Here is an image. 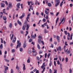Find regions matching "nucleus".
I'll return each instance as SVG.
<instances>
[{"label":"nucleus","mask_w":73,"mask_h":73,"mask_svg":"<svg viewBox=\"0 0 73 73\" xmlns=\"http://www.w3.org/2000/svg\"><path fill=\"white\" fill-rule=\"evenodd\" d=\"M55 2V7H57V6L60 4V0H54Z\"/></svg>","instance_id":"f257e3e1"},{"label":"nucleus","mask_w":73,"mask_h":73,"mask_svg":"<svg viewBox=\"0 0 73 73\" xmlns=\"http://www.w3.org/2000/svg\"><path fill=\"white\" fill-rule=\"evenodd\" d=\"M17 46L16 49H17L18 48H20L21 47V42H20V41L18 40L17 41Z\"/></svg>","instance_id":"f03ea898"},{"label":"nucleus","mask_w":73,"mask_h":73,"mask_svg":"<svg viewBox=\"0 0 73 73\" xmlns=\"http://www.w3.org/2000/svg\"><path fill=\"white\" fill-rule=\"evenodd\" d=\"M38 42L40 44H41V43H42L43 45H44V41H41V39L40 38H38Z\"/></svg>","instance_id":"7ed1b4c3"},{"label":"nucleus","mask_w":73,"mask_h":73,"mask_svg":"<svg viewBox=\"0 0 73 73\" xmlns=\"http://www.w3.org/2000/svg\"><path fill=\"white\" fill-rule=\"evenodd\" d=\"M8 7H9L10 8H12V3L9 2Z\"/></svg>","instance_id":"20e7f679"},{"label":"nucleus","mask_w":73,"mask_h":73,"mask_svg":"<svg viewBox=\"0 0 73 73\" xmlns=\"http://www.w3.org/2000/svg\"><path fill=\"white\" fill-rule=\"evenodd\" d=\"M6 55H5L4 56V58H5L4 60L5 61H6V62H9V60H8L7 59H5V58H6Z\"/></svg>","instance_id":"39448f33"},{"label":"nucleus","mask_w":73,"mask_h":73,"mask_svg":"<svg viewBox=\"0 0 73 73\" xmlns=\"http://www.w3.org/2000/svg\"><path fill=\"white\" fill-rule=\"evenodd\" d=\"M4 67H5L6 68H5V71H4V73H7V70H8V67L5 66H4Z\"/></svg>","instance_id":"423d86ee"},{"label":"nucleus","mask_w":73,"mask_h":73,"mask_svg":"<svg viewBox=\"0 0 73 73\" xmlns=\"http://www.w3.org/2000/svg\"><path fill=\"white\" fill-rule=\"evenodd\" d=\"M24 16H25V13H23L22 15L19 17V19H23V18L24 17Z\"/></svg>","instance_id":"0eeeda50"},{"label":"nucleus","mask_w":73,"mask_h":73,"mask_svg":"<svg viewBox=\"0 0 73 73\" xmlns=\"http://www.w3.org/2000/svg\"><path fill=\"white\" fill-rule=\"evenodd\" d=\"M30 8L29 9V11H31V10H33V7H32V5H30Z\"/></svg>","instance_id":"6e6552de"},{"label":"nucleus","mask_w":73,"mask_h":73,"mask_svg":"<svg viewBox=\"0 0 73 73\" xmlns=\"http://www.w3.org/2000/svg\"><path fill=\"white\" fill-rule=\"evenodd\" d=\"M26 46H27V43L25 41V42L23 44V47L24 48H25Z\"/></svg>","instance_id":"1a4fd4ad"},{"label":"nucleus","mask_w":73,"mask_h":73,"mask_svg":"<svg viewBox=\"0 0 73 73\" xmlns=\"http://www.w3.org/2000/svg\"><path fill=\"white\" fill-rule=\"evenodd\" d=\"M30 15H31V14H29L28 15L27 17L26 18V20L27 21H28V22H29V21H28V19H29V16H30Z\"/></svg>","instance_id":"9d476101"},{"label":"nucleus","mask_w":73,"mask_h":73,"mask_svg":"<svg viewBox=\"0 0 73 73\" xmlns=\"http://www.w3.org/2000/svg\"><path fill=\"white\" fill-rule=\"evenodd\" d=\"M56 39L58 42H60V37L59 36H56Z\"/></svg>","instance_id":"9b49d317"},{"label":"nucleus","mask_w":73,"mask_h":73,"mask_svg":"<svg viewBox=\"0 0 73 73\" xmlns=\"http://www.w3.org/2000/svg\"><path fill=\"white\" fill-rule=\"evenodd\" d=\"M21 5L20 3H17V8H20V6Z\"/></svg>","instance_id":"f8f14e48"},{"label":"nucleus","mask_w":73,"mask_h":73,"mask_svg":"<svg viewBox=\"0 0 73 73\" xmlns=\"http://www.w3.org/2000/svg\"><path fill=\"white\" fill-rule=\"evenodd\" d=\"M57 51H58V50H60V51H61V47H60V46H59L58 48H57Z\"/></svg>","instance_id":"ddd939ff"},{"label":"nucleus","mask_w":73,"mask_h":73,"mask_svg":"<svg viewBox=\"0 0 73 73\" xmlns=\"http://www.w3.org/2000/svg\"><path fill=\"white\" fill-rule=\"evenodd\" d=\"M0 4L1 5V7H3V8H4L5 7V4H4V3H1Z\"/></svg>","instance_id":"4468645a"},{"label":"nucleus","mask_w":73,"mask_h":73,"mask_svg":"<svg viewBox=\"0 0 73 73\" xmlns=\"http://www.w3.org/2000/svg\"><path fill=\"white\" fill-rule=\"evenodd\" d=\"M27 28L26 29V30L28 31V29H29V27H30V25H28V24H27Z\"/></svg>","instance_id":"2eb2a0df"},{"label":"nucleus","mask_w":73,"mask_h":73,"mask_svg":"<svg viewBox=\"0 0 73 73\" xmlns=\"http://www.w3.org/2000/svg\"><path fill=\"white\" fill-rule=\"evenodd\" d=\"M15 38V40H13L12 42L13 43H15V42H16V38L15 37V38Z\"/></svg>","instance_id":"dca6fc26"},{"label":"nucleus","mask_w":73,"mask_h":73,"mask_svg":"<svg viewBox=\"0 0 73 73\" xmlns=\"http://www.w3.org/2000/svg\"><path fill=\"white\" fill-rule=\"evenodd\" d=\"M45 66V62H44L43 64H42V66H41V68L42 69H43L44 67Z\"/></svg>","instance_id":"f3484780"},{"label":"nucleus","mask_w":73,"mask_h":73,"mask_svg":"<svg viewBox=\"0 0 73 73\" xmlns=\"http://www.w3.org/2000/svg\"><path fill=\"white\" fill-rule=\"evenodd\" d=\"M59 19V18H57V19H56V26L57 25V22H58V20Z\"/></svg>","instance_id":"a211bd4d"},{"label":"nucleus","mask_w":73,"mask_h":73,"mask_svg":"<svg viewBox=\"0 0 73 73\" xmlns=\"http://www.w3.org/2000/svg\"><path fill=\"white\" fill-rule=\"evenodd\" d=\"M23 70H25V64H23Z\"/></svg>","instance_id":"6ab92c4d"},{"label":"nucleus","mask_w":73,"mask_h":73,"mask_svg":"<svg viewBox=\"0 0 73 73\" xmlns=\"http://www.w3.org/2000/svg\"><path fill=\"white\" fill-rule=\"evenodd\" d=\"M3 19L5 21H6V20H7V18L6 17L4 16L3 17Z\"/></svg>","instance_id":"aec40b11"},{"label":"nucleus","mask_w":73,"mask_h":73,"mask_svg":"<svg viewBox=\"0 0 73 73\" xmlns=\"http://www.w3.org/2000/svg\"><path fill=\"white\" fill-rule=\"evenodd\" d=\"M47 5L48 7H52V4H51V3H47Z\"/></svg>","instance_id":"412c9836"},{"label":"nucleus","mask_w":73,"mask_h":73,"mask_svg":"<svg viewBox=\"0 0 73 73\" xmlns=\"http://www.w3.org/2000/svg\"><path fill=\"white\" fill-rule=\"evenodd\" d=\"M37 52H35L33 53V55L34 56H35L37 55Z\"/></svg>","instance_id":"4be33fe9"},{"label":"nucleus","mask_w":73,"mask_h":73,"mask_svg":"<svg viewBox=\"0 0 73 73\" xmlns=\"http://www.w3.org/2000/svg\"><path fill=\"white\" fill-rule=\"evenodd\" d=\"M70 53V51L68 50V51L66 52V54H69Z\"/></svg>","instance_id":"5701e85b"},{"label":"nucleus","mask_w":73,"mask_h":73,"mask_svg":"<svg viewBox=\"0 0 73 73\" xmlns=\"http://www.w3.org/2000/svg\"><path fill=\"white\" fill-rule=\"evenodd\" d=\"M45 13L47 15H49V12H48V11H47L46 10H45Z\"/></svg>","instance_id":"b1692460"},{"label":"nucleus","mask_w":73,"mask_h":73,"mask_svg":"<svg viewBox=\"0 0 73 73\" xmlns=\"http://www.w3.org/2000/svg\"><path fill=\"white\" fill-rule=\"evenodd\" d=\"M17 23H18V24H19V25H22V24H21V22H20V21H19V20L17 21Z\"/></svg>","instance_id":"393cba45"},{"label":"nucleus","mask_w":73,"mask_h":73,"mask_svg":"<svg viewBox=\"0 0 73 73\" xmlns=\"http://www.w3.org/2000/svg\"><path fill=\"white\" fill-rule=\"evenodd\" d=\"M63 3H64V1H62L60 4V6L61 7H62V4H63Z\"/></svg>","instance_id":"a878e982"},{"label":"nucleus","mask_w":73,"mask_h":73,"mask_svg":"<svg viewBox=\"0 0 73 73\" xmlns=\"http://www.w3.org/2000/svg\"><path fill=\"white\" fill-rule=\"evenodd\" d=\"M9 27L10 28H11L12 27V24L11 23H10V25H9Z\"/></svg>","instance_id":"bb28decb"},{"label":"nucleus","mask_w":73,"mask_h":73,"mask_svg":"<svg viewBox=\"0 0 73 73\" xmlns=\"http://www.w3.org/2000/svg\"><path fill=\"white\" fill-rule=\"evenodd\" d=\"M48 32V31H46V29H45L44 30V33H46Z\"/></svg>","instance_id":"cd10ccee"},{"label":"nucleus","mask_w":73,"mask_h":73,"mask_svg":"<svg viewBox=\"0 0 73 73\" xmlns=\"http://www.w3.org/2000/svg\"><path fill=\"white\" fill-rule=\"evenodd\" d=\"M13 36H14V35L13 34H12L11 37V40H12V39H13Z\"/></svg>","instance_id":"c85d7f7f"},{"label":"nucleus","mask_w":73,"mask_h":73,"mask_svg":"<svg viewBox=\"0 0 73 73\" xmlns=\"http://www.w3.org/2000/svg\"><path fill=\"white\" fill-rule=\"evenodd\" d=\"M37 46L38 49H40V45H39V44H37Z\"/></svg>","instance_id":"c756f323"},{"label":"nucleus","mask_w":73,"mask_h":73,"mask_svg":"<svg viewBox=\"0 0 73 73\" xmlns=\"http://www.w3.org/2000/svg\"><path fill=\"white\" fill-rule=\"evenodd\" d=\"M28 53L29 54H31V53H32V51H31V50H29L28 51Z\"/></svg>","instance_id":"7c9ffc66"},{"label":"nucleus","mask_w":73,"mask_h":73,"mask_svg":"<svg viewBox=\"0 0 73 73\" xmlns=\"http://www.w3.org/2000/svg\"><path fill=\"white\" fill-rule=\"evenodd\" d=\"M25 25H23L22 27V29L23 30H25Z\"/></svg>","instance_id":"2f4dec72"},{"label":"nucleus","mask_w":73,"mask_h":73,"mask_svg":"<svg viewBox=\"0 0 73 73\" xmlns=\"http://www.w3.org/2000/svg\"><path fill=\"white\" fill-rule=\"evenodd\" d=\"M45 67H44L43 68V70L42 71V73H44V72L45 71Z\"/></svg>","instance_id":"473e14b6"},{"label":"nucleus","mask_w":73,"mask_h":73,"mask_svg":"<svg viewBox=\"0 0 73 73\" xmlns=\"http://www.w3.org/2000/svg\"><path fill=\"white\" fill-rule=\"evenodd\" d=\"M52 61H50V63L49 64V66H52Z\"/></svg>","instance_id":"72a5a7b5"},{"label":"nucleus","mask_w":73,"mask_h":73,"mask_svg":"<svg viewBox=\"0 0 73 73\" xmlns=\"http://www.w3.org/2000/svg\"><path fill=\"white\" fill-rule=\"evenodd\" d=\"M19 50L20 52H23V49L22 48H20L19 49Z\"/></svg>","instance_id":"f704fd0d"},{"label":"nucleus","mask_w":73,"mask_h":73,"mask_svg":"<svg viewBox=\"0 0 73 73\" xmlns=\"http://www.w3.org/2000/svg\"><path fill=\"white\" fill-rule=\"evenodd\" d=\"M27 63H29L30 62V59L29 58H28V59L27 60Z\"/></svg>","instance_id":"c9c22d12"},{"label":"nucleus","mask_w":73,"mask_h":73,"mask_svg":"<svg viewBox=\"0 0 73 73\" xmlns=\"http://www.w3.org/2000/svg\"><path fill=\"white\" fill-rule=\"evenodd\" d=\"M38 38H40V39H41H41H42V38L40 35H39L38 36Z\"/></svg>","instance_id":"e433bc0d"},{"label":"nucleus","mask_w":73,"mask_h":73,"mask_svg":"<svg viewBox=\"0 0 73 73\" xmlns=\"http://www.w3.org/2000/svg\"><path fill=\"white\" fill-rule=\"evenodd\" d=\"M73 36V33H72L71 35V36H70V40H72V36Z\"/></svg>","instance_id":"4c0bfd02"},{"label":"nucleus","mask_w":73,"mask_h":73,"mask_svg":"<svg viewBox=\"0 0 73 73\" xmlns=\"http://www.w3.org/2000/svg\"><path fill=\"white\" fill-rule=\"evenodd\" d=\"M65 59H66V62H67L68 61V58L67 57H66V58Z\"/></svg>","instance_id":"58836bf2"},{"label":"nucleus","mask_w":73,"mask_h":73,"mask_svg":"<svg viewBox=\"0 0 73 73\" xmlns=\"http://www.w3.org/2000/svg\"><path fill=\"white\" fill-rule=\"evenodd\" d=\"M3 48V44H1L0 46V49H2Z\"/></svg>","instance_id":"ea45409f"},{"label":"nucleus","mask_w":73,"mask_h":73,"mask_svg":"<svg viewBox=\"0 0 73 73\" xmlns=\"http://www.w3.org/2000/svg\"><path fill=\"white\" fill-rule=\"evenodd\" d=\"M57 70H56V69H54V73H57Z\"/></svg>","instance_id":"a19ab883"},{"label":"nucleus","mask_w":73,"mask_h":73,"mask_svg":"<svg viewBox=\"0 0 73 73\" xmlns=\"http://www.w3.org/2000/svg\"><path fill=\"white\" fill-rule=\"evenodd\" d=\"M33 52H37L36 51V50L34 49V48H33Z\"/></svg>","instance_id":"79ce46f5"},{"label":"nucleus","mask_w":73,"mask_h":73,"mask_svg":"<svg viewBox=\"0 0 73 73\" xmlns=\"http://www.w3.org/2000/svg\"><path fill=\"white\" fill-rule=\"evenodd\" d=\"M3 13L4 14H5V15H8V13H6V12L5 11H3Z\"/></svg>","instance_id":"37998d69"},{"label":"nucleus","mask_w":73,"mask_h":73,"mask_svg":"<svg viewBox=\"0 0 73 73\" xmlns=\"http://www.w3.org/2000/svg\"><path fill=\"white\" fill-rule=\"evenodd\" d=\"M32 39L31 38L29 40V42H32Z\"/></svg>","instance_id":"c03bdc74"},{"label":"nucleus","mask_w":73,"mask_h":73,"mask_svg":"<svg viewBox=\"0 0 73 73\" xmlns=\"http://www.w3.org/2000/svg\"><path fill=\"white\" fill-rule=\"evenodd\" d=\"M50 48H52L54 47V46H53V45L52 44H51V46H50Z\"/></svg>","instance_id":"a18cd8bd"},{"label":"nucleus","mask_w":73,"mask_h":73,"mask_svg":"<svg viewBox=\"0 0 73 73\" xmlns=\"http://www.w3.org/2000/svg\"><path fill=\"white\" fill-rule=\"evenodd\" d=\"M50 54L48 53V55H47V57H48V58H49V56H50Z\"/></svg>","instance_id":"49530a36"},{"label":"nucleus","mask_w":73,"mask_h":73,"mask_svg":"<svg viewBox=\"0 0 73 73\" xmlns=\"http://www.w3.org/2000/svg\"><path fill=\"white\" fill-rule=\"evenodd\" d=\"M49 72L50 73H52V71L51 69H50L49 71Z\"/></svg>","instance_id":"de8ad7c7"},{"label":"nucleus","mask_w":73,"mask_h":73,"mask_svg":"<svg viewBox=\"0 0 73 73\" xmlns=\"http://www.w3.org/2000/svg\"><path fill=\"white\" fill-rule=\"evenodd\" d=\"M41 53H42V51H39V54H41Z\"/></svg>","instance_id":"09e8293b"},{"label":"nucleus","mask_w":73,"mask_h":73,"mask_svg":"<svg viewBox=\"0 0 73 73\" xmlns=\"http://www.w3.org/2000/svg\"><path fill=\"white\" fill-rule=\"evenodd\" d=\"M20 33L21 34H23L24 33V32L23 31H21Z\"/></svg>","instance_id":"8fccbe9b"},{"label":"nucleus","mask_w":73,"mask_h":73,"mask_svg":"<svg viewBox=\"0 0 73 73\" xmlns=\"http://www.w3.org/2000/svg\"><path fill=\"white\" fill-rule=\"evenodd\" d=\"M64 17L63 19H62V20L61 21V23H62V22L64 21Z\"/></svg>","instance_id":"3c124183"},{"label":"nucleus","mask_w":73,"mask_h":73,"mask_svg":"<svg viewBox=\"0 0 73 73\" xmlns=\"http://www.w3.org/2000/svg\"><path fill=\"white\" fill-rule=\"evenodd\" d=\"M14 72H13V69H11V73H13Z\"/></svg>","instance_id":"603ef678"},{"label":"nucleus","mask_w":73,"mask_h":73,"mask_svg":"<svg viewBox=\"0 0 73 73\" xmlns=\"http://www.w3.org/2000/svg\"><path fill=\"white\" fill-rule=\"evenodd\" d=\"M36 14L37 16H38L39 15V13L38 12H36Z\"/></svg>","instance_id":"864d4df0"},{"label":"nucleus","mask_w":73,"mask_h":73,"mask_svg":"<svg viewBox=\"0 0 73 73\" xmlns=\"http://www.w3.org/2000/svg\"><path fill=\"white\" fill-rule=\"evenodd\" d=\"M11 52H13V53L15 52V49H13L11 50Z\"/></svg>","instance_id":"5fc2aeb1"},{"label":"nucleus","mask_w":73,"mask_h":73,"mask_svg":"<svg viewBox=\"0 0 73 73\" xmlns=\"http://www.w3.org/2000/svg\"><path fill=\"white\" fill-rule=\"evenodd\" d=\"M64 33L66 35H67V31H64Z\"/></svg>","instance_id":"6e6d98bb"},{"label":"nucleus","mask_w":73,"mask_h":73,"mask_svg":"<svg viewBox=\"0 0 73 73\" xmlns=\"http://www.w3.org/2000/svg\"><path fill=\"white\" fill-rule=\"evenodd\" d=\"M16 69H17V70H19V67H18V66H17L16 67Z\"/></svg>","instance_id":"4d7b16f0"},{"label":"nucleus","mask_w":73,"mask_h":73,"mask_svg":"<svg viewBox=\"0 0 73 73\" xmlns=\"http://www.w3.org/2000/svg\"><path fill=\"white\" fill-rule=\"evenodd\" d=\"M9 8H10L8 6L7 7L6 9V10H7V11H8V10H9Z\"/></svg>","instance_id":"13d9d810"},{"label":"nucleus","mask_w":73,"mask_h":73,"mask_svg":"<svg viewBox=\"0 0 73 73\" xmlns=\"http://www.w3.org/2000/svg\"><path fill=\"white\" fill-rule=\"evenodd\" d=\"M57 64L58 65H60V61L58 60L57 61Z\"/></svg>","instance_id":"bf43d9fd"},{"label":"nucleus","mask_w":73,"mask_h":73,"mask_svg":"<svg viewBox=\"0 0 73 73\" xmlns=\"http://www.w3.org/2000/svg\"><path fill=\"white\" fill-rule=\"evenodd\" d=\"M46 56H47V53H46L45 54V58H46Z\"/></svg>","instance_id":"052dcab7"},{"label":"nucleus","mask_w":73,"mask_h":73,"mask_svg":"<svg viewBox=\"0 0 73 73\" xmlns=\"http://www.w3.org/2000/svg\"><path fill=\"white\" fill-rule=\"evenodd\" d=\"M50 15H52V16H53L54 15V14H53V13L50 12Z\"/></svg>","instance_id":"680f3d73"},{"label":"nucleus","mask_w":73,"mask_h":73,"mask_svg":"<svg viewBox=\"0 0 73 73\" xmlns=\"http://www.w3.org/2000/svg\"><path fill=\"white\" fill-rule=\"evenodd\" d=\"M59 58L60 60L61 61V56H59Z\"/></svg>","instance_id":"e2e57ef3"},{"label":"nucleus","mask_w":73,"mask_h":73,"mask_svg":"<svg viewBox=\"0 0 73 73\" xmlns=\"http://www.w3.org/2000/svg\"><path fill=\"white\" fill-rule=\"evenodd\" d=\"M72 70L71 69H70V73H72Z\"/></svg>","instance_id":"0e129e2a"},{"label":"nucleus","mask_w":73,"mask_h":73,"mask_svg":"<svg viewBox=\"0 0 73 73\" xmlns=\"http://www.w3.org/2000/svg\"><path fill=\"white\" fill-rule=\"evenodd\" d=\"M27 23V21H25V22L24 24H26Z\"/></svg>","instance_id":"69168bd1"},{"label":"nucleus","mask_w":73,"mask_h":73,"mask_svg":"<svg viewBox=\"0 0 73 73\" xmlns=\"http://www.w3.org/2000/svg\"><path fill=\"white\" fill-rule=\"evenodd\" d=\"M65 45L66 46H67L68 45V44H67V42H65Z\"/></svg>","instance_id":"338daca9"},{"label":"nucleus","mask_w":73,"mask_h":73,"mask_svg":"<svg viewBox=\"0 0 73 73\" xmlns=\"http://www.w3.org/2000/svg\"><path fill=\"white\" fill-rule=\"evenodd\" d=\"M36 73H39V70H37L36 71Z\"/></svg>","instance_id":"774afa93"}]
</instances>
